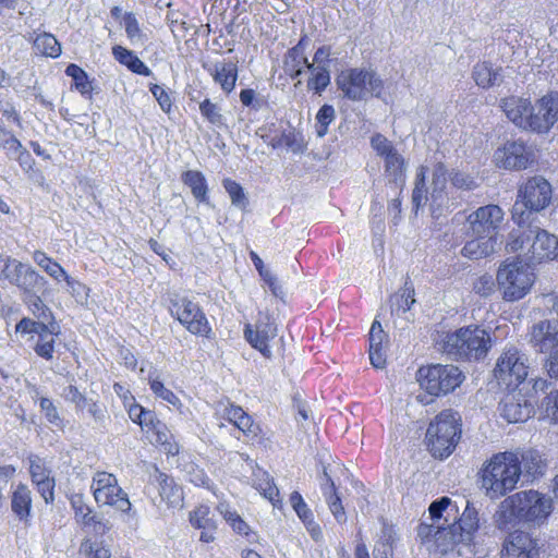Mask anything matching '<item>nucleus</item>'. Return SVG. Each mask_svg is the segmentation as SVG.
<instances>
[{"label":"nucleus","instance_id":"49530a36","mask_svg":"<svg viewBox=\"0 0 558 558\" xmlns=\"http://www.w3.org/2000/svg\"><path fill=\"white\" fill-rule=\"evenodd\" d=\"M190 522L195 529L216 530V521L210 517V508L205 505L198 506L190 513Z\"/></svg>","mask_w":558,"mask_h":558},{"label":"nucleus","instance_id":"6ab92c4d","mask_svg":"<svg viewBox=\"0 0 558 558\" xmlns=\"http://www.w3.org/2000/svg\"><path fill=\"white\" fill-rule=\"evenodd\" d=\"M500 415L509 423L525 422L534 412L531 402L521 393H508L499 404Z\"/></svg>","mask_w":558,"mask_h":558},{"label":"nucleus","instance_id":"f257e3e1","mask_svg":"<svg viewBox=\"0 0 558 558\" xmlns=\"http://www.w3.org/2000/svg\"><path fill=\"white\" fill-rule=\"evenodd\" d=\"M554 510L553 499L537 490H522L505 498L494 514L498 530L508 531L519 523L543 525Z\"/></svg>","mask_w":558,"mask_h":558},{"label":"nucleus","instance_id":"423d86ee","mask_svg":"<svg viewBox=\"0 0 558 558\" xmlns=\"http://www.w3.org/2000/svg\"><path fill=\"white\" fill-rule=\"evenodd\" d=\"M551 185L542 175H534L522 183L518 198L512 207V219L522 225L532 219V215L545 209L551 201Z\"/></svg>","mask_w":558,"mask_h":558},{"label":"nucleus","instance_id":"ea45409f","mask_svg":"<svg viewBox=\"0 0 558 558\" xmlns=\"http://www.w3.org/2000/svg\"><path fill=\"white\" fill-rule=\"evenodd\" d=\"M426 173H427V167H425V166H421L416 172L415 186L412 192V204L416 211L421 207H423L429 199L426 183H425Z\"/></svg>","mask_w":558,"mask_h":558},{"label":"nucleus","instance_id":"6e6552de","mask_svg":"<svg viewBox=\"0 0 558 558\" xmlns=\"http://www.w3.org/2000/svg\"><path fill=\"white\" fill-rule=\"evenodd\" d=\"M336 84L343 97L352 101L366 100L369 95L379 96L383 90V81L371 70L347 69L336 77Z\"/></svg>","mask_w":558,"mask_h":558},{"label":"nucleus","instance_id":"2f4dec72","mask_svg":"<svg viewBox=\"0 0 558 558\" xmlns=\"http://www.w3.org/2000/svg\"><path fill=\"white\" fill-rule=\"evenodd\" d=\"M518 225L517 229H513L508 236L507 250L509 252H527L529 246L532 243L533 233L530 232V226L532 225V219L529 222Z\"/></svg>","mask_w":558,"mask_h":558},{"label":"nucleus","instance_id":"8fccbe9b","mask_svg":"<svg viewBox=\"0 0 558 558\" xmlns=\"http://www.w3.org/2000/svg\"><path fill=\"white\" fill-rule=\"evenodd\" d=\"M27 462L33 484L52 475L51 470L46 465V462L39 456L29 454L27 457Z\"/></svg>","mask_w":558,"mask_h":558},{"label":"nucleus","instance_id":"603ef678","mask_svg":"<svg viewBox=\"0 0 558 558\" xmlns=\"http://www.w3.org/2000/svg\"><path fill=\"white\" fill-rule=\"evenodd\" d=\"M199 111L202 116L213 125L222 126L223 117L221 114L220 107L217 104L210 101V99H205L199 104Z\"/></svg>","mask_w":558,"mask_h":558},{"label":"nucleus","instance_id":"4d7b16f0","mask_svg":"<svg viewBox=\"0 0 558 558\" xmlns=\"http://www.w3.org/2000/svg\"><path fill=\"white\" fill-rule=\"evenodd\" d=\"M20 147L21 142L0 122V148L5 151L7 156H11Z\"/></svg>","mask_w":558,"mask_h":558},{"label":"nucleus","instance_id":"37998d69","mask_svg":"<svg viewBox=\"0 0 558 558\" xmlns=\"http://www.w3.org/2000/svg\"><path fill=\"white\" fill-rule=\"evenodd\" d=\"M541 417L550 424H558V390L550 391L541 402Z\"/></svg>","mask_w":558,"mask_h":558},{"label":"nucleus","instance_id":"3c124183","mask_svg":"<svg viewBox=\"0 0 558 558\" xmlns=\"http://www.w3.org/2000/svg\"><path fill=\"white\" fill-rule=\"evenodd\" d=\"M336 112L331 105H323L316 114V134L324 137L328 132L329 124L335 120Z\"/></svg>","mask_w":558,"mask_h":558},{"label":"nucleus","instance_id":"58836bf2","mask_svg":"<svg viewBox=\"0 0 558 558\" xmlns=\"http://www.w3.org/2000/svg\"><path fill=\"white\" fill-rule=\"evenodd\" d=\"M45 293H33L32 295L21 298L31 313L38 319L49 320L52 318L50 308L44 303Z\"/></svg>","mask_w":558,"mask_h":558},{"label":"nucleus","instance_id":"dca6fc26","mask_svg":"<svg viewBox=\"0 0 558 558\" xmlns=\"http://www.w3.org/2000/svg\"><path fill=\"white\" fill-rule=\"evenodd\" d=\"M530 232L533 233V238L525 256L534 263L556 258L558 254L557 238L538 226H530Z\"/></svg>","mask_w":558,"mask_h":558},{"label":"nucleus","instance_id":"13d9d810","mask_svg":"<svg viewBox=\"0 0 558 558\" xmlns=\"http://www.w3.org/2000/svg\"><path fill=\"white\" fill-rule=\"evenodd\" d=\"M371 145L377 155L384 159L397 153L392 143L379 133L372 136Z\"/></svg>","mask_w":558,"mask_h":558},{"label":"nucleus","instance_id":"052dcab7","mask_svg":"<svg viewBox=\"0 0 558 558\" xmlns=\"http://www.w3.org/2000/svg\"><path fill=\"white\" fill-rule=\"evenodd\" d=\"M39 407H40L41 412L45 414V417L47 418V421L50 424H52L57 427H61L63 425V421L60 417L58 410H57L56 405L53 404L52 400H50L49 398H46V397H41L39 399Z\"/></svg>","mask_w":558,"mask_h":558},{"label":"nucleus","instance_id":"a878e982","mask_svg":"<svg viewBox=\"0 0 558 558\" xmlns=\"http://www.w3.org/2000/svg\"><path fill=\"white\" fill-rule=\"evenodd\" d=\"M385 175L390 184L400 190L399 194H401L405 184V169L404 158L398 151L385 158Z\"/></svg>","mask_w":558,"mask_h":558},{"label":"nucleus","instance_id":"b1692460","mask_svg":"<svg viewBox=\"0 0 558 558\" xmlns=\"http://www.w3.org/2000/svg\"><path fill=\"white\" fill-rule=\"evenodd\" d=\"M112 54L119 63L126 66L131 72L144 76L153 75L151 70L134 53V51L122 46H114L112 48Z\"/></svg>","mask_w":558,"mask_h":558},{"label":"nucleus","instance_id":"c9c22d12","mask_svg":"<svg viewBox=\"0 0 558 558\" xmlns=\"http://www.w3.org/2000/svg\"><path fill=\"white\" fill-rule=\"evenodd\" d=\"M391 302V314L400 315L407 313L411 306L415 303L414 288L412 283L407 279L401 293L395 294L390 299Z\"/></svg>","mask_w":558,"mask_h":558},{"label":"nucleus","instance_id":"338daca9","mask_svg":"<svg viewBox=\"0 0 558 558\" xmlns=\"http://www.w3.org/2000/svg\"><path fill=\"white\" fill-rule=\"evenodd\" d=\"M230 526L235 533L245 536L251 544L258 541L257 533L252 531L250 525L240 515L233 520Z\"/></svg>","mask_w":558,"mask_h":558},{"label":"nucleus","instance_id":"f8f14e48","mask_svg":"<svg viewBox=\"0 0 558 558\" xmlns=\"http://www.w3.org/2000/svg\"><path fill=\"white\" fill-rule=\"evenodd\" d=\"M92 489L98 505L111 506L124 513L130 511L131 502L128 495L119 486L113 474L97 472L93 477Z\"/></svg>","mask_w":558,"mask_h":558},{"label":"nucleus","instance_id":"a18cd8bd","mask_svg":"<svg viewBox=\"0 0 558 558\" xmlns=\"http://www.w3.org/2000/svg\"><path fill=\"white\" fill-rule=\"evenodd\" d=\"M520 465L522 464L525 472L535 477L544 472V463L541 454L536 450H529L521 454Z\"/></svg>","mask_w":558,"mask_h":558},{"label":"nucleus","instance_id":"cd10ccee","mask_svg":"<svg viewBox=\"0 0 558 558\" xmlns=\"http://www.w3.org/2000/svg\"><path fill=\"white\" fill-rule=\"evenodd\" d=\"M182 182L191 189L194 198L199 203H209L208 185L205 175L197 170H187L182 173Z\"/></svg>","mask_w":558,"mask_h":558},{"label":"nucleus","instance_id":"1a4fd4ad","mask_svg":"<svg viewBox=\"0 0 558 558\" xmlns=\"http://www.w3.org/2000/svg\"><path fill=\"white\" fill-rule=\"evenodd\" d=\"M527 355L517 347H506L498 357L494 376L498 384L507 389H515L529 375Z\"/></svg>","mask_w":558,"mask_h":558},{"label":"nucleus","instance_id":"412c9836","mask_svg":"<svg viewBox=\"0 0 558 558\" xmlns=\"http://www.w3.org/2000/svg\"><path fill=\"white\" fill-rule=\"evenodd\" d=\"M208 71L226 94L234 89L238 78V66L234 62H216Z\"/></svg>","mask_w":558,"mask_h":558},{"label":"nucleus","instance_id":"4468645a","mask_svg":"<svg viewBox=\"0 0 558 558\" xmlns=\"http://www.w3.org/2000/svg\"><path fill=\"white\" fill-rule=\"evenodd\" d=\"M504 210L498 205H486L469 215L470 232L474 236L494 239V234L504 220Z\"/></svg>","mask_w":558,"mask_h":558},{"label":"nucleus","instance_id":"39448f33","mask_svg":"<svg viewBox=\"0 0 558 558\" xmlns=\"http://www.w3.org/2000/svg\"><path fill=\"white\" fill-rule=\"evenodd\" d=\"M461 416L452 410L441 411L426 432L427 448L437 459L448 458L461 438Z\"/></svg>","mask_w":558,"mask_h":558},{"label":"nucleus","instance_id":"c756f323","mask_svg":"<svg viewBox=\"0 0 558 558\" xmlns=\"http://www.w3.org/2000/svg\"><path fill=\"white\" fill-rule=\"evenodd\" d=\"M495 251V240L486 236H475L468 241L461 250V254L470 259H481L489 256Z\"/></svg>","mask_w":558,"mask_h":558},{"label":"nucleus","instance_id":"aec40b11","mask_svg":"<svg viewBox=\"0 0 558 558\" xmlns=\"http://www.w3.org/2000/svg\"><path fill=\"white\" fill-rule=\"evenodd\" d=\"M14 287L20 291L21 298L33 293H45L48 289V280L37 272L29 264H23L14 279Z\"/></svg>","mask_w":558,"mask_h":558},{"label":"nucleus","instance_id":"774afa93","mask_svg":"<svg viewBox=\"0 0 558 558\" xmlns=\"http://www.w3.org/2000/svg\"><path fill=\"white\" fill-rule=\"evenodd\" d=\"M544 361V369L551 379H558V347L549 350Z\"/></svg>","mask_w":558,"mask_h":558},{"label":"nucleus","instance_id":"ddd939ff","mask_svg":"<svg viewBox=\"0 0 558 558\" xmlns=\"http://www.w3.org/2000/svg\"><path fill=\"white\" fill-rule=\"evenodd\" d=\"M494 160L498 168L505 170H524L536 160L532 146L522 140L507 141L494 154Z\"/></svg>","mask_w":558,"mask_h":558},{"label":"nucleus","instance_id":"79ce46f5","mask_svg":"<svg viewBox=\"0 0 558 558\" xmlns=\"http://www.w3.org/2000/svg\"><path fill=\"white\" fill-rule=\"evenodd\" d=\"M65 74L70 76L75 85V88L82 95H90L93 87L92 83L88 80L87 73L77 64L71 63L65 69Z\"/></svg>","mask_w":558,"mask_h":558},{"label":"nucleus","instance_id":"a211bd4d","mask_svg":"<svg viewBox=\"0 0 558 558\" xmlns=\"http://www.w3.org/2000/svg\"><path fill=\"white\" fill-rule=\"evenodd\" d=\"M530 343L541 353L558 348V320L544 319L534 324L530 331Z\"/></svg>","mask_w":558,"mask_h":558},{"label":"nucleus","instance_id":"e2e57ef3","mask_svg":"<svg viewBox=\"0 0 558 558\" xmlns=\"http://www.w3.org/2000/svg\"><path fill=\"white\" fill-rule=\"evenodd\" d=\"M448 174L451 184L457 189L471 191L477 186L475 180L470 174L456 170H452Z\"/></svg>","mask_w":558,"mask_h":558},{"label":"nucleus","instance_id":"bf43d9fd","mask_svg":"<svg viewBox=\"0 0 558 558\" xmlns=\"http://www.w3.org/2000/svg\"><path fill=\"white\" fill-rule=\"evenodd\" d=\"M87 411L94 418L95 423L102 425L106 421V410L93 399L85 398V402L81 403L76 411Z\"/></svg>","mask_w":558,"mask_h":558},{"label":"nucleus","instance_id":"e433bc0d","mask_svg":"<svg viewBox=\"0 0 558 558\" xmlns=\"http://www.w3.org/2000/svg\"><path fill=\"white\" fill-rule=\"evenodd\" d=\"M307 70L312 74L307 81V88L320 95L330 84V70L323 65L315 66L314 63L307 64Z\"/></svg>","mask_w":558,"mask_h":558},{"label":"nucleus","instance_id":"20e7f679","mask_svg":"<svg viewBox=\"0 0 558 558\" xmlns=\"http://www.w3.org/2000/svg\"><path fill=\"white\" fill-rule=\"evenodd\" d=\"M445 354L454 361H480L492 348L490 333L477 325L446 332L439 341Z\"/></svg>","mask_w":558,"mask_h":558},{"label":"nucleus","instance_id":"72a5a7b5","mask_svg":"<svg viewBox=\"0 0 558 558\" xmlns=\"http://www.w3.org/2000/svg\"><path fill=\"white\" fill-rule=\"evenodd\" d=\"M33 40V47L36 53L49 58H58L61 54V45L58 39L50 33L38 34L35 38L33 35L27 37Z\"/></svg>","mask_w":558,"mask_h":558},{"label":"nucleus","instance_id":"bb28decb","mask_svg":"<svg viewBox=\"0 0 558 558\" xmlns=\"http://www.w3.org/2000/svg\"><path fill=\"white\" fill-rule=\"evenodd\" d=\"M11 508L21 521L27 520L32 509V492L27 485L20 483L13 490Z\"/></svg>","mask_w":558,"mask_h":558},{"label":"nucleus","instance_id":"473e14b6","mask_svg":"<svg viewBox=\"0 0 558 558\" xmlns=\"http://www.w3.org/2000/svg\"><path fill=\"white\" fill-rule=\"evenodd\" d=\"M453 524H457V531L462 537V543H471L473 534L478 529V518L476 509L474 507H471L470 502L468 501L461 518L459 519L458 522H454Z\"/></svg>","mask_w":558,"mask_h":558},{"label":"nucleus","instance_id":"f3484780","mask_svg":"<svg viewBox=\"0 0 558 558\" xmlns=\"http://www.w3.org/2000/svg\"><path fill=\"white\" fill-rule=\"evenodd\" d=\"M277 336V326L268 317L265 320H258L253 328L246 325L244 329V337L247 342L256 350H258L265 357H271V350L268 342Z\"/></svg>","mask_w":558,"mask_h":558},{"label":"nucleus","instance_id":"5fc2aeb1","mask_svg":"<svg viewBox=\"0 0 558 558\" xmlns=\"http://www.w3.org/2000/svg\"><path fill=\"white\" fill-rule=\"evenodd\" d=\"M185 472L187 480L195 486L205 487L207 489L211 488V480L208 477L206 472L198 465L194 463H189L185 465Z\"/></svg>","mask_w":558,"mask_h":558},{"label":"nucleus","instance_id":"f03ea898","mask_svg":"<svg viewBox=\"0 0 558 558\" xmlns=\"http://www.w3.org/2000/svg\"><path fill=\"white\" fill-rule=\"evenodd\" d=\"M506 117L519 129L534 134H547L558 120V92H551L535 104L511 96L501 99Z\"/></svg>","mask_w":558,"mask_h":558},{"label":"nucleus","instance_id":"864d4df0","mask_svg":"<svg viewBox=\"0 0 558 558\" xmlns=\"http://www.w3.org/2000/svg\"><path fill=\"white\" fill-rule=\"evenodd\" d=\"M59 333H45L40 338H38L34 351L35 353L47 360L50 361L53 357L54 352V343H56V337H58Z\"/></svg>","mask_w":558,"mask_h":558},{"label":"nucleus","instance_id":"c85d7f7f","mask_svg":"<svg viewBox=\"0 0 558 558\" xmlns=\"http://www.w3.org/2000/svg\"><path fill=\"white\" fill-rule=\"evenodd\" d=\"M458 543H462V537L457 531V524L448 526L437 524V531L434 534L435 550L446 554Z\"/></svg>","mask_w":558,"mask_h":558},{"label":"nucleus","instance_id":"09e8293b","mask_svg":"<svg viewBox=\"0 0 558 558\" xmlns=\"http://www.w3.org/2000/svg\"><path fill=\"white\" fill-rule=\"evenodd\" d=\"M78 554L84 558H110V551L102 543L84 538L80 545Z\"/></svg>","mask_w":558,"mask_h":558},{"label":"nucleus","instance_id":"5701e85b","mask_svg":"<svg viewBox=\"0 0 558 558\" xmlns=\"http://www.w3.org/2000/svg\"><path fill=\"white\" fill-rule=\"evenodd\" d=\"M502 69L494 68L489 62L476 63L472 71V76L477 86L482 88H490L499 86L504 82Z\"/></svg>","mask_w":558,"mask_h":558},{"label":"nucleus","instance_id":"7ed1b4c3","mask_svg":"<svg viewBox=\"0 0 558 558\" xmlns=\"http://www.w3.org/2000/svg\"><path fill=\"white\" fill-rule=\"evenodd\" d=\"M521 473L522 468L517 453H496L480 470L481 488L488 498H500L515 488Z\"/></svg>","mask_w":558,"mask_h":558},{"label":"nucleus","instance_id":"7c9ffc66","mask_svg":"<svg viewBox=\"0 0 558 558\" xmlns=\"http://www.w3.org/2000/svg\"><path fill=\"white\" fill-rule=\"evenodd\" d=\"M156 481L159 485V495L161 500L167 502L168 506H177L182 501V490L180 486L174 483V480L166 473L156 471Z\"/></svg>","mask_w":558,"mask_h":558},{"label":"nucleus","instance_id":"0e129e2a","mask_svg":"<svg viewBox=\"0 0 558 558\" xmlns=\"http://www.w3.org/2000/svg\"><path fill=\"white\" fill-rule=\"evenodd\" d=\"M34 485L46 504L53 502L56 481L52 475L34 483Z\"/></svg>","mask_w":558,"mask_h":558},{"label":"nucleus","instance_id":"c03bdc74","mask_svg":"<svg viewBox=\"0 0 558 558\" xmlns=\"http://www.w3.org/2000/svg\"><path fill=\"white\" fill-rule=\"evenodd\" d=\"M129 416L147 433H149V428H151L158 420L153 411L146 410L140 404H133L129 409Z\"/></svg>","mask_w":558,"mask_h":558},{"label":"nucleus","instance_id":"4be33fe9","mask_svg":"<svg viewBox=\"0 0 558 558\" xmlns=\"http://www.w3.org/2000/svg\"><path fill=\"white\" fill-rule=\"evenodd\" d=\"M449 178L446 166L438 162L433 169L430 206L440 208L447 202V180Z\"/></svg>","mask_w":558,"mask_h":558},{"label":"nucleus","instance_id":"a19ab883","mask_svg":"<svg viewBox=\"0 0 558 558\" xmlns=\"http://www.w3.org/2000/svg\"><path fill=\"white\" fill-rule=\"evenodd\" d=\"M33 259L40 268H43L51 278L57 281H60L61 278L63 279V277L66 275L64 268L43 251H35L33 253Z\"/></svg>","mask_w":558,"mask_h":558},{"label":"nucleus","instance_id":"f704fd0d","mask_svg":"<svg viewBox=\"0 0 558 558\" xmlns=\"http://www.w3.org/2000/svg\"><path fill=\"white\" fill-rule=\"evenodd\" d=\"M149 432L155 435V442L160 445L167 454L175 456L179 453L178 442L173 439L168 427L159 420L149 428Z\"/></svg>","mask_w":558,"mask_h":558},{"label":"nucleus","instance_id":"9d476101","mask_svg":"<svg viewBox=\"0 0 558 558\" xmlns=\"http://www.w3.org/2000/svg\"><path fill=\"white\" fill-rule=\"evenodd\" d=\"M463 379V373L452 364L423 366L417 371V380L421 387L436 397L453 391Z\"/></svg>","mask_w":558,"mask_h":558},{"label":"nucleus","instance_id":"4c0bfd02","mask_svg":"<svg viewBox=\"0 0 558 558\" xmlns=\"http://www.w3.org/2000/svg\"><path fill=\"white\" fill-rule=\"evenodd\" d=\"M269 145L274 149L286 146L295 154L303 150L302 136L292 128L282 131L280 135L271 137Z\"/></svg>","mask_w":558,"mask_h":558},{"label":"nucleus","instance_id":"393cba45","mask_svg":"<svg viewBox=\"0 0 558 558\" xmlns=\"http://www.w3.org/2000/svg\"><path fill=\"white\" fill-rule=\"evenodd\" d=\"M324 476L326 478V483L322 484V490L324 496L326 497L329 510L338 523H344L347 521V514L342 506V501L338 496L335 483L328 475L326 469H324Z\"/></svg>","mask_w":558,"mask_h":558},{"label":"nucleus","instance_id":"0eeeda50","mask_svg":"<svg viewBox=\"0 0 558 558\" xmlns=\"http://www.w3.org/2000/svg\"><path fill=\"white\" fill-rule=\"evenodd\" d=\"M496 281L502 299L514 302L523 299L531 291L535 274L530 265L520 258H508L500 264Z\"/></svg>","mask_w":558,"mask_h":558},{"label":"nucleus","instance_id":"680f3d73","mask_svg":"<svg viewBox=\"0 0 558 558\" xmlns=\"http://www.w3.org/2000/svg\"><path fill=\"white\" fill-rule=\"evenodd\" d=\"M149 386L151 391L166 402H168L171 405H178L180 403L179 398L168 388L163 386V384L158 380L157 378H150L149 379Z\"/></svg>","mask_w":558,"mask_h":558},{"label":"nucleus","instance_id":"2eb2a0df","mask_svg":"<svg viewBox=\"0 0 558 558\" xmlns=\"http://www.w3.org/2000/svg\"><path fill=\"white\" fill-rule=\"evenodd\" d=\"M537 541L527 532L513 531L505 538L500 558H538Z\"/></svg>","mask_w":558,"mask_h":558},{"label":"nucleus","instance_id":"69168bd1","mask_svg":"<svg viewBox=\"0 0 558 558\" xmlns=\"http://www.w3.org/2000/svg\"><path fill=\"white\" fill-rule=\"evenodd\" d=\"M235 427L239 429V432L243 433V435L250 438H255L260 433L259 425L256 424L247 413L243 414L242 418L239 421Z\"/></svg>","mask_w":558,"mask_h":558},{"label":"nucleus","instance_id":"9b49d317","mask_svg":"<svg viewBox=\"0 0 558 558\" xmlns=\"http://www.w3.org/2000/svg\"><path fill=\"white\" fill-rule=\"evenodd\" d=\"M170 313L191 333L209 338L211 327L199 305L186 296L174 295L170 300Z\"/></svg>","mask_w":558,"mask_h":558},{"label":"nucleus","instance_id":"6e6d98bb","mask_svg":"<svg viewBox=\"0 0 558 558\" xmlns=\"http://www.w3.org/2000/svg\"><path fill=\"white\" fill-rule=\"evenodd\" d=\"M449 510H456L457 506L451 505V500L448 497H441L435 501H433L428 508L429 511V520L432 522L438 523L441 519L444 512H449Z\"/></svg>","mask_w":558,"mask_h":558},{"label":"nucleus","instance_id":"de8ad7c7","mask_svg":"<svg viewBox=\"0 0 558 558\" xmlns=\"http://www.w3.org/2000/svg\"><path fill=\"white\" fill-rule=\"evenodd\" d=\"M222 185L230 196L231 204L236 208L245 210L248 205V199L244 193L243 187L231 179H225Z\"/></svg>","mask_w":558,"mask_h":558}]
</instances>
